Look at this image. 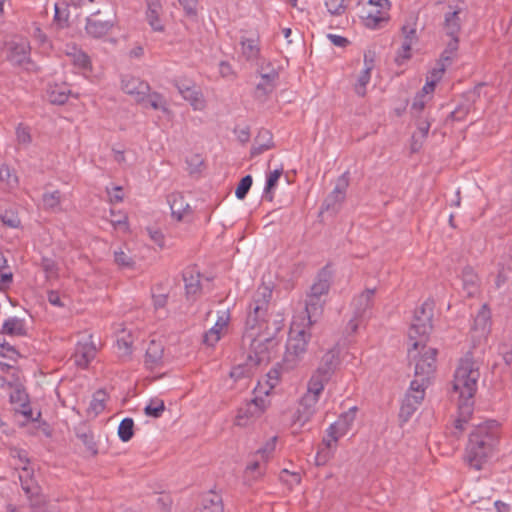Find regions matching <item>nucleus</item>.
<instances>
[{
  "label": "nucleus",
  "mask_w": 512,
  "mask_h": 512,
  "mask_svg": "<svg viewBox=\"0 0 512 512\" xmlns=\"http://www.w3.org/2000/svg\"><path fill=\"white\" fill-rule=\"evenodd\" d=\"M273 146L272 135L267 130H262L258 133L255 138L254 145L251 148V156L255 157L262 154L264 151L270 149Z\"/></svg>",
  "instance_id": "c756f323"
},
{
  "label": "nucleus",
  "mask_w": 512,
  "mask_h": 512,
  "mask_svg": "<svg viewBox=\"0 0 512 512\" xmlns=\"http://www.w3.org/2000/svg\"><path fill=\"white\" fill-rule=\"evenodd\" d=\"M165 410L164 401L158 398L151 399L144 408V413L153 418H159Z\"/></svg>",
  "instance_id": "79ce46f5"
},
{
  "label": "nucleus",
  "mask_w": 512,
  "mask_h": 512,
  "mask_svg": "<svg viewBox=\"0 0 512 512\" xmlns=\"http://www.w3.org/2000/svg\"><path fill=\"white\" fill-rule=\"evenodd\" d=\"M470 111V105L469 104H461V105H458L449 115V117L452 119V120H455V121H461L463 120L466 115L469 113Z\"/></svg>",
  "instance_id": "4d7b16f0"
},
{
  "label": "nucleus",
  "mask_w": 512,
  "mask_h": 512,
  "mask_svg": "<svg viewBox=\"0 0 512 512\" xmlns=\"http://www.w3.org/2000/svg\"><path fill=\"white\" fill-rule=\"evenodd\" d=\"M16 139L19 145L27 147L32 142L29 128L23 124H19L16 128Z\"/></svg>",
  "instance_id": "de8ad7c7"
},
{
  "label": "nucleus",
  "mask_w": 512,
  "mask_h": 512,
  "mask_svg": "<svg viewBox=\"0 0 512 512\" xmlns=\"http://www.w3.org/2000/svg\"><path fill=\"white\" fill-rule=\"evenodd\" d=\"M76 437L83 443L87 451L93 455L98 453L97 444L94 441L92 431L85 425L80 424L75 428Z\"/></svg>",
  "instance_id": "c85d7f7f"
},
{
  "label": "nucleus",
  "mask_w": 512,
  "mask_h": 512,
  "mask_svg": "<svg viewBox=\"0 0 512 512\" xmlns=\"http://www.w3.org/2000/svg\"><path fill=\"white\" fill-rule=\"evenodd\" d=\"M363 18L365 19V25L371 29L379 28L383 22L388 20L386 13L377 9L375 11H367Z\"/></svg>",
  "instance_id": "4c0bfd02"
},
{
  "label": "nucleus",
  "mask_w": 512,
  "mask_h": 512,
  "mask_svg": "<svg viewBox=\"0 0 512 512\" xmlns=\"http://www.w3.org/2000/svg\"><path fill=\"white\" fill-rule=\"evenodd\" d=\"M479 363L467 353L458 364L454 374L453 390L459 393V416L469 421L473 412V397L480 378Z\"/></svg>",
  "instance_id": "f03ea898"
},
{
  "label": "nucleus",
  "mask_w": 512,
  "mask_h": 512,
  "mask_svg": "<svg viewBox=\"0 0 512 512\" xmlns=\"http://www.w3.org/2000/svg\"><path fill=\"white\" fill-rule=\"evenodd\" d=\"M250 375V369L246 365H238L232 368L230 377L238 380Z\"/></svg>",
  "instance_id": "bf43d9fd"
},
{
  "label": "nucleus",
  "mask_w": 512,
  "mask_h": 512,
  "mask_svg": "<svg viewBox=\"0 0 512 512\" xmlns=\"http://www.w3.org/2000/svg\"><path fill=\"white\" fill-rule=\"evenodd\" d=\"M96 355V347L92 341L78 342L74 351V361L79 367L86 368Z\"/></svg>",
  "instance_id": "a211bd4d"
},
{
  "label": "nucleus",
  "mask_w": 512,
  "mask_h": 512,
  "mask_svg": "<svg viewBox=\"0 0 512 512\" xmlns=\"http://www.w3.org/2000/svg\"><path fill=\"white\" fill-rule=\"evenodd\" d=\"M31 47L27 40L12 43L10 47L9 60L15 64L22 66L30 62Z\"/></svg>",
  "instance_id": "6ab92c4d"
},
{
  "label": "nucleus",
  "mask_w": 512,
  "mask_h": 512,
  "mask_svg": "<svg viewBox=\"0 0 512 512\" xmlns=\"http://www.w3.org/2000/svg\"><path fill=\"white\" fill-rule=\"evenodd\" d=\"M0 180L6 182L10 186L18 183L17 177L12 173L11 169L7 165H2L0 168Z\"/></svg>",
  "instance_id": "5fc2aeb1"
},
{
  "label": "nucleus",
  "mask_w": 512,
  "mask_h": 512,
  "mask_svg": "<svg viewBox=\"0 0 512 512\" xmlns=\"http://www.w3.org/2000/svg\"><path fill=\"white\" fill-rule=\"evenodd\" d=\"M426 387L419 386L418 382H411L409 390L402 401L399 419L401 423H406L417 411L425 396Z\"/></svg>",
  "instance_id": "9d476101"
},
{
  "label": "nucleus",
  "mask_w": 512,
  "mask_h": 512,
  "mask_svg": "<svg viewBox=\"0 0 512 512\" xmlns=\"http://www.w3.org/2000/svg\"><path fill=\"white\" fill-rule=\"evenodd\" d=\"M346 0H326L325 6L331 15L340 16L346 11Z\"/></svg>",
  "instance_id": "09e8293b"
},
{
  "label": "nucleus",
  "mask_w": 512,
  "mask_h": 512,
  "mask_svg": "<svg viewBox=\"0 0 512 512\" xmlns=\"http://www.w3.org/2000/svg\"><path fill=\"white\" fill-rule=\"evenodd\" d=\"M114 261L118 266L123 268H131L134 265L132 257L121 249L114 251Z\"/></svg>",
  "instance_id": "8fccbe9b"
},
{
  "label": "nucleus",
  "mask_w": 512,
  "mask_h": 512,
  "mask_svg": "<svg viewBox=\"0 0 512 512\" xmlns=\"http://www.w3.org/2000/svg\"><path fill=\"white\" fill-rule=\"evenodd\" d=\"M175 86L182 97L188 101L195 110H200L204 107L202 94L191 81H176Z\"/></svg>",
  "instance_id": "f3484780"
},
{
  "label": "nucleus",
  "mask_w": 512,
  "mask_h": 512,
  "mask_svg": "<svg viewBox=\"0 0 512 512\" xmlns=\"http://www.w3.org/2000/svg\"><path fill=\"white\" fill-rule=\"evenodd\" d=\"M42 201L45 209L54 210L61 202V192L59 190L46 192L43 194Z\"/></svg>",
  "instance_id": "a18cd8bd"
},
{
  "label": "nucleus",
  "mask_w": 512,
  "mask_h": 512,
  "mask_svg": "<svg viewBox=\"0 0 512 512\" xmlns=\"http://www.w3.org/2000/svg\"><path fill=\"white\" fill-rule=\"evenodd\" d=\"M349 173L345 172L336 181V185L332 192L324 199L321 206V213L331 212L337 213L346 197V191L349 186Z\"/></svg>",
  "instance_id": "9b49d317"
},
{
  "label": "nucleus",
  "mask_w": 512,
  "mask_h": 512,
  "mask_svg": "<svg viewBox=\"0 0 512 512\" xmlns=\"http://www.w3.org/2000/svg\"><path fill=\"white\" fill-rule=\"evenodd\" d=\"M163 353V345L158 341L151 340L146 349L145 363L150 368L158 366L162 361Z\"/></svg>",
  "instance_id": "cd10ccee"
},
{
  "label": "nucleus",
  "mask_w": 512,
  "mask_h": 512,
  "mask_svg": "<svg viewBox=\"0 0 512 512\" xmlns=\"http://www.w3.org/2000/svg\"><path fill=\"white\" fill-rule=\"evenodd\" d=\"M0 333L9 336H26L27 328L25 320L18 317H9L4 321Z\"/></svg>",
  "instance_id": "393cba45"
},
{
  "label": "nucleus",
  "mask_w": 512,
  "mask_h": 512,
  "mask_svg": "<svg viewBox=\"0 0 512 512\" xmlns=\"http://www.w3.org/2000/svg\"><path fill=\"white\" fill-rule=\"evenodd\" d=\"M260 75L262 81L256 86V92L257 94L261 93V95L266 96L275 88V82L278 79L279 74L274 68L265 72V67L262 63L260 65Z\"/></svg>",
  "instance_id": "4be33fe9"
},
{
  "label": "nucleus",
  "mask_w": 512,
  "mask_h": 512,
  "mask_svg": "<svg viewBox=\"0 0 512 512\" xmlns=\"http://www.w3.org/2000/svg\"><path fill=\"white\" fill-rule=\"evenodd\" d=\"M332 281V270L329 265L323 267L316 276L315 282L310 288V293L323 297L327 295Z\"/></svg>",
  "instance_id": "aec40b11"
},
{
  "label": "nucleus",
  "mask_w": 512,
  "mask_h": 512,
  "mask_svg": "<svg viewBox=\"0 0 512 512\" xmlns=\"http://www.w3.org/2000/svg\"><path fill=\"white\" fill-rule=\"evenodd\" d=\"M434 303L425 301L415 310L414 318L409 329L410 339L426 337L432 329Z\"/></svg>",
  "instance_id": "6e6552de"
},
{
  "label": "nucleus",
  "mask_w": 512,
  "mask_h": 512,
  "mask_svg": "<svg viewBox=\"0 0 512 512\" xmlns=\"http://www.w3.org/2000/svg\"><path fill=\"white\" fill-rule=\"evenodd\" d=\"M234 133L241 143H246L250 139V129L248 126L243 128H235Z\"/></svg>",
  "instance_id": "0e129e2a"
},
{
  "label": "nucleus",
  "mask_w": 512,
  "mask_h": 512,
  "mask_svg": "<svg viewBox=\"0 0 512 512\" xmlns=\"http://www.w3.org/2000/svg\"><path fill=\"white\" fill-rule=\"evenodd\" d=\"M142 103L145 108H152L154 110H163L166 111V102L163 96L157 92L147 93L144 101H139Z\"/></svg>",
  "instance_id": "58836bf2"
},
{
  "label": "nucleus",
  "mask_w": 512,
  "mask_h": 512,
  "mask_svg": "<svg viewBox=\"0 0 512 512\" xmlns=\"http://www.w3.org/2000/svg\"><path fill=\"white\" fill-rule=\"evenodd\" d=\"M168 203L170 205L171 213L178 221L191 212L190 205L185 201L184 196L179 192H174L168 195Z\"/></svg>",
  "instance_id": "412c9836"
},
{
  "label": "nucleus",
  "mask_w": 512,
  "mask_h": 512,
  "mask_svg": "<svg viewBox=\"0 0 512 512\" xmlns=\"http://www.w3.org/2000/svg\"><path fill=\"white\" fill-rule=\"evenodd\" d=\"M324 300L320 296L312 293L307 295L305 310L308 317L306 326H311L317 322V318L322 314Z\"/></svg>",
  "instance_id": "5701e85b"
},
{
  "label": "nucleus",
  "mask_w": 512,
  "mask_h": 512,
  "mask_svg": "<svg viewBox=\"0 0 512 512\" xmlns=\"http://www.w3.org/2000/svg\"><path fill=\"white\" fill-rule=\"evenodd\" d=\"M106 399V392L102 389L97 390L92 396V400L87 410L88 413H93L94 416H97L99 413H101L105 409Z\"/></svg>",
  "instance_id": "c9c22d12"
},
{
  "label": "nucleus",
  "mask_w": 512,
  "mask_h": 512,
  "mask_svg": "<svg viewBox=\"0 0 512 512\" xmlns=\"http://www.w3.org/2000/svg\"><path fill=\"white\" fill-rule=\"evenodd\" d=\"M375 288L366 289L358 296H356L352 301V308L354 311V318L349 321V328L352 332H355L358 328V324L356 323L357 319H362L368 316L369 311L373 304V297L375 294Z\"/></svg>",
  "instance_id": "f8f14e48"
},
{
  "label": "nucleus",
  "mask_w": 512,
  "mask_h": 512,
  "mask_svg": "<svg viewBox=\"0 0 512 512\" xmlns=\"http://www.w3.org/2000/svg\"><path fill=\"white\" fill-rule=\"evenodd\" d=\"M200 512H224L222 498L216 493H210L203 500V507Z\"/></svg>",
  "instance_id": "f704fd0d"
},
{
  "label": "nucleus",
  "mask_w": 512,
  "mask_h": 512,
  "mask_svg": "<svg viewBox=\"0 0 512 512\" xmlns=\"http://www.w3.org/2000/svg\"><path fill=\"white\" fill-rule=\"evenodd\" d=\"M162 13V5L152 4L147 6L146 9V20L153 31L155 32H163L165 27L162 24L160 19V15Z\"/></svg>",
  "instance_id": "7c9ffc66"
},
{
  "label": "nucleus",
  "mask_w": 512,
  "mask_h": 512,
  "mask_svg": "<svg viewBox=\"0 0 512 512\" xmlns=\"http://www.w3.org/2000/svg\"><path fill=\"white\" fill-rule=\"evenodd\" d=\"M15 412L22 414L27 421H38L41 416V412H38L37 416L35 418L33 417V411L29 403L20 408H15Z\"/></svg>",
  "instance_id": "680f3d73"
},
{
  "label": "nucleus",
  "mask_w": 512,
  "mask_h": 512,
  "mask_svg": "<svg viewBox=\"0 0 512 512\" xmlns=\"http://www.w3.org/2000/svg\"><path fill=\"white\" fill-rule=\"evenodd\" d=\"M282 173H283V169L281 168V169H275L274 171H271L267 175L266 185L264 188V195H263L264 199H266L268 201L273 200V190L275 189Z\"/></svg>",
  "instance_id": "e433bc0d"
},
{
  "label": "nucleus",
  "mask_w": 512,
  "mask_h": 512,
  "mask_svg": "<svg viewBox=\"0 0 512 512\" xmlns=\"http://www.w3.org/2000/svg\"><path fill=\"white\" fill-rule=\"evenodd\" d=\"M240 44L242 49V55L246 58V60L253 61L259 58L260 48L257 43V40L250 38H242Z\"/></svg>",
  "instance_id": "473e14b6"
},
{
  "label": "nucleus",
  "mask_w": 512,
  "mask_h": 512,
  "mask_svg": "<svg viewBox=\"0 0 512 512\" xmlns=\"http://www.w3.org/2000/svg\"><path fill=\"white\" fill-rule=\"evenodd\" d=\"M411 46L412 44L410 40H404L398 52V58H402L404 60L410 59Z\"/></svg>",
  "instance_id": "e2e57ef3"
},
{
  "label": "nucleus",
  "mask_w": 512,
  "mask_h": 512,
  "mask_svg": "<svg viewBox=\"0 0 512 512\" xmlns=\"http://www.w3.org/2000/svg\"><path fill=\"white\" fill-rule=\"evenodd\" d=\"M179 4L183 7L186 15L196 16L197 14V0H178Z\"/></svg>",
  "instance_id": "052dcab7"
},
{
  "label": "nucleus",
  "mask_w": 512,
  "mask_h": 512,
  "mask_svg": "<svg viewBox=\"0 0 512 512\" xmlns=\"http://www.w3.org/2000/svg\"><path fill=\"white\" fill-rule=\"evenodd\" d=\"M324 388L314 386L312 382H308L307 392L301 398L297 411L294 414V424H299L300 427L304 426L317 410L319 397Z\"/></svg>",
  "instance_id": "0eeeda50"
},
{
  "label": "nucleus",
  "mask_w": 512,
  "mask_h": 512,
  "mask_svg": "<svg viewBox=\"0 0 512 512\" xmlns=\"http://www.w3.org/2000/svg\"><path fill=\"white\" fill-rule=\"evenodd\" d=\"M186 295L194 297L200 291V273L195 268H188L183 272Z\"/></svg>",
  "instance_id": "a878e982"
},
{
  "label": "nucleus",
  "mask_w": 512,
  "mask_h": 512,
  "mask_svg": "<svg viewBox=\"0 0 512 512\" xmlns=\"http://www.w3.org/2000/svg\"><path fill=\"white\" fill-rule=\"evenodd\" d=\"M108 194L111 202L119 203L123 200L122 187L115 186L112 188V191L108 190Z\"/></svg>",
  "instance_id": "774afa93"
},
{
  "label": "nucleus",
  "mask_w": 512,
  "mask_h": 512,
  "mask_svg": "<svg viewBox=\"0 0 512 512\" xmlns=\"http://www.w3.org/2000/svg\"><path fill=\"white\" fill-rule=\"evenodd\" d=\"M10 402L15 408H20L29 403V396L24 388L17 386L10 394Z\"/></svg>",
  "instance_id": "c03bdc74"
},
{
  "label": "nucleus",
  "mask_w": 512,
  "mask_h": 512,
  "mask_svg": "<svg viewBox=\"0 0 512 512\" xmlns=\"http://www.w3.org/2000/svg\"><path fill=\"white\" fill-rule=\"evenodd\" d=\"M265 402V399L262 397H255L246 402L238 409L236 425L247 426L249 422L259 418L266 409Z\"/></svg>",
  "instance_id": "ddd939ff"
},
{
  "label": "nucleus",
  "mask_w": 512,
  "mask_h": 512,
  "mask_svg": "<svg viewBox=\"0 0 512 512\" xmlns=\"http://www.w3.org/2000/svg\"><path fill=\"white\" fill-rule=\"evenodd\" d=\"M41 267L47 274V277L57 276V264L53 259L43 257L41 261Z\"/></svg>",
  "instance_id": "6e6d98bb"
},
{
  "label": "nucleus",
  "mask_w": 512,
  "mask_h": 512,
  "mask_svg": "<svg viewBox=\"0 0 512 512\" xmlns=\"http://www.w3.org/2000/svg\"><path fill=\"white\" fill-rule=\"evenodd\" d=\"M276 440L277 437L270 438L263 447L257 450L256 454L260 455L263 460H267L275 450Z\"/></svg>",
  "instance_id": "864d4df0"
},
{
  "label": "nucleus",
  "mask_w": 512,
  "mask_h": 512,
  "mask_svg": "<svg viewBox=\"0 0 512 512\" xmlns=\"http://www.w3.org/2000/svg\"><path fill=\"white\" fill-rule=\"evenodd\" d=\"M421 341H415L413 343V349L409 350V356L413 357L415 360V378L411 382H418L419 386L426 387L430 383V378L432 377L435 368H436V355L437 350L432 347H426L422 345V351L419 353V356L412 355L413 352H416L418 347L421 345Z\"/></svg>",
  "instance_id": "39448f33"
},
{
  "label": "nucleus",
  "mask_w": 512,
  "mask_h": 512,
  "mask_svg": "<svg viewBox=\"0 0 512 512\" xmlns=\"http://www.w3.org/2000/svg\"><path fill=\"white\" fill-rule=\"evenodd\" d=\"M253 183V179L251 175L244 176L240 182L238 183L235 195L238 199L242 200L246 197Z\"/></svg>",
  "instance_id": "49530a36"
},
{
  "label": "nucleus",
  "mask_w": 512,
  "mask_h": 512,
  "mask_svg": "<svg viewBox=\"0 0 512 512\" xmlns=\"http://www.w3.org/2000/svg\"><path fill=\"white\" fill-rule=\"evenodd\" d=\"M134 435V421L132 418H124L118 427V436L123 442H128Z\"/></svg>",
  "instance_id": "ea45409f"
},
{
  "label": "nucleus",
  "mask_w": 512,
  "mask_h": 512,
  "mask_svg": "<svg viewBox=\"0 0 512 512\" xmlns=\"http://www.w3.org/2000/svg\"><path fill=\"white\" fill-rule=\"evenodd\" d=\"M0 219L5 226L10 228H17L21 223L19 217L14 212L7 210L0 214Z\"/></svg>",
  "instance_id": "3c124183"
},
{
  "label": "nucleus",
  "mask_w": 512,
  "mask_h": 512,
  "mask_svg": "<svg viewBox=\"0 0 512 512\" xmlns=\"http://www.w3.org/2000/svg\"><path fill=\"white\" fill-rule=\"evenodd\" d=\"M272 290L262 285L253 295L242 337V346L249 348L248 361L260 365L270 360V353L277 345L276 335L283 328L281 314H268Z\"/></svg>",
  "instance_id": "f257e3e1"
},
{
  "label": "nucleus",
  "mask_w": 512,
  "mask_h": 512,
  "mask_svg": "<svg viewBox=\"0 0 512 512\" xmlns=\"http://www.w3.org/2000/svg\"><path fill=\"white\" fill-rule=\"evenodd\" d=\"M23 472L26 475H20L19 479L22 490L27 497L29 508L32 512H46V499L42 493V488L33 477L29 476V471L26 467L23 468Z\"/></svg>",
  "instance_id": "1a4fd4ad"
},
{
  "label": "nucleus",
  "mask_w": 512,
  "mask_h": 512,
  "mask_svg": "<svg viewBox=\"0 0 512 512\" xmlns=\"http://www.w3.org/2000/svg\"><path fill=\"white\" fill-rule=\"evenodd\" d=\"M100 13V10L93 12L86 18L85 24V31L87 35L96 39L106 36L115 25L114 19H98Z\"/></svg>",
  "instance_id": "4468645a"
},
{
  "label": "nucleus",
  "mask_w": 512,
  "mask_h": 512,
  "mask_svg": "<svg viewBox=\"0 0 512 512\" xmlns=\"http://www.w3.org/2000/svg\"><path fill=\"white\" fill-rule=\"evenodd\" d=\"M121 84L122 90L134 96L137 102L144 101L147 93L150 91L148 83L130 75L123 76Z\"/></svg>",
  "instance_id": "dca6fc26"
},
{
  "label": "nucleus",
  "mask_w": 512,
  "mask_h": 512,
  "mask_svg": "<svg viewBox=\"0 0 512 512\" xmlns=\"http://www.w3.org/2000/svg\"><path fill=\"white\" fill-rule=\"evenodd\" d=\"M311 334L306 331V327L293 322L289 332V338L286 344V352L283 359V366L286 370L293 369L307 351V345Z\"/></svg>",
  "instance_id": "20e7f679"
},
{
  "label": "nucleus",
  "mask_w": 512,
  "mask_h": 512,
  "mask_svg": "<svg viewBox=\"0 0 512 512\" xmlns=\"http://www.w3.org/2000/svg\"><path fill=\"white\" fill-rule=\"evenodd\" d=\"M461 10L447 12L444 17L443 30L449 37L458 36L461 30L462 20L460 18Z\"/></svg>",
  "instance_id": "bb28decb"
},
{
  "label": "nucleus",
  "mask_w": 512,
  "mask_h": 512,
  "mask_svg": "<svg viewBox=\"0 0 512 512\" xmlns=\"http://www.w3.org/2000/svg\"><path fill=\"white\" fill-rule=\"evenodd\" d=\"M341 364L340 349L333 347L327 350L320 358L317 368L310 377V382L314 386L325 387V385L332 379Z\"/></svg>",
  "instance_id": "423d86ee"
},
{
  "label": "nucleus",
  "mask_w": 512,
  "mask_h": 512,
  "mask_svg": "<svg viewBox=\"0 0 512 512\" xmlns=\"http://www.w3.org/2000/svg\"><path fill=\"white\" fill-rule=\"evenodd\" d=\"M71 91L66 85H53L47 90L48 100L52 104H64L70 95Z\"/></svg>",
  "instance_id": "2f4dec72"
},
{
  "label": "nucleus",
  "mask_w": 512,
  "mask_h": 512,
  "mask_svg": "<svg viewBox=\"0 0 512 512\" xmlns=\"http://www.w3.org/2000/svg\"><path fill=\"white\" fill-rule=\"evenodd\" d=\"M431 123L428 119L419 118L417 120V132H415L412 136L414 142L412 145V149L416 151L418 148L416 147L418 144V137L425 139L428 135Z\"/></svg>",
  "instance_id": "a19ab883"
},
{
  "label": "nucleus",
  "mask_w": 512,
  "mask_h": 512,
  "mask_svg": "<svg viewBox=\"0 0 512 512\" xmlns=\"http://www.w3.org/2000/svg\"><path fill=\"white\" fill-rule=\"evenodd\" d=\"M370 79L371 71H369V68L363 69L354 85V91L358 96L364 97L366 95V86L370 82Z\"/></svg>",
  "instance_id": "37998d69"
},
{
  "label": "nucleus",
  "mask_w": 512,
  "mask_h": 512,
  "mask_svg": "<svg viewBox=\"0 0 512 512\" xmlns=\"http://www.w3.org/2000/svg\"><path fill=\"white\" fill-rule=\"evenodd\" d=\"M462 289L467 297H474L479 291V278L474 270L467 266L461 274Z\"/></svg>",
  "instance_id": "b1692460"
},
{
  "label": "nucleus",
  "mask_w": 512,
  "mask_h": 512,
  "mask_svg": "<svg viewBox=\"0 0 512 512\" xmlns=\"http://www.w3.org/2000/svg\"><path fill=\"white\" fill-rule=\"evenodd\" d=\"M327 37L333 45L338 47H346L349 44V40L340 35L328 34Z\"/></svg>",
  "instance_id": "338daca9"
},
{
  "label": "nucleus",
  "mask_w": 512,
  "mask_h": 512,
  "mask_svg": "<svg viewBox=\"0 0 512 512\" xmlns=\"http://www.w3.org/2000/svg\"><path fill=\"white\" fill-rule=\"evenodd\" d=\"M220 340L219 329L211 328L203 336V342L208 346H214Z\"/></svg>",
  "instance_id": "13d9d810"
},
{
  "label": "nucleus",
  "mask_w": 512,
  "mask_h": 512,
  "mask_svg": "<svg viewBox=\"0 0 512 512\" xmlns=\"http://www.w3.org/2000/svg\"><path fill=\"white\" fill-rule=\"evenodd\" d=\"M491 312L486 304L482 305L474 319V329L481 331L483 334L489 330Z\"/></svg>",
  "instance_id": "72a5a7b5"
},
{
  "label": "nucleus",
  "mask_w": 512,
  "mask_h": 512,
  "mask_svg": "<svg viewBox=\"0 0 512 512\" xmlns=\"http://www.w3.org/2000/svg\"><path fill=\"white\" fill-rule=\"evenodd\" d=\"M499 424L495 420H488L477 425L469 435L464 459L467 464L480 470L491 456L499 438Z\"/></svg>",
  "instance_id": "7ed1b4c3"
},
{
  "label": "nucleus",
  "mask_w": 512,
  "mask_h": 512,
  "mask_svg": "<svg viewBox=\"0 0 512 512\" xmlns=\"http://www.w3.org/2000/svg\"><path fill=\"white\" fill-rule=\"evenodd\" d=\"M74 63L80 68H86L90 64V59L85 53L78 52L74 55Z\"/></svg>",
  "instance_id": "69168bd1"
},
{
  "label": "nucleus",
  "mask_w": 512,
  "mask_h": 512,
  "mask_svg": "<svg viewBox=\"0 0 512 512\" xmlns=\"http://www.w3.org/2000/svg\"><path fill=\"white\" fill-rule=\"evenodd\" d=\"M355 413L356 407H353L347 412L342 413L339 418L328 427L326 433L327 436L331 438V441L337 442L341 436L348 432L355 420Z\"/></svg>",
  "instance_id": "2eb2a0df"
},
{
  "label": "nucleus",
  "mask_w": 512,
  "mask_h": 512,
  "mask_svg": "<svg viewBox=\"0 0 512 512\" xmlns=\"http://www.w3.org/2000/svg\"><path fill=\"white\" fill-rule=\"evenodd\" d=\"M0 354L3 357L9 358L11 360L16 361L18 357H20L19 352L16 350V348L12 345H10L5 340L0 341Z\"/></svg>",
  "instance_id": "603ef678"
}]
</instances>
